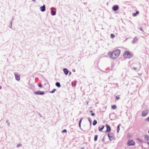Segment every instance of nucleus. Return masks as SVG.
<instances>
[{"mask_svg":"<svg viewBox=\"0 0 149 149\" xmlns=\"http://www.w3.org/2000/svg\"><path fill=\"white\" fill-rule=\"evenodd\" d=\"M92 112H93V111H92V110H91V111H90V112H91V113H92Z\"/></svg>","mask_w":149,"mask_h":149,"instance_id":"obj_32","label":"nucleus"},{"mask_svg":"<svg viewBox=\"0 0 149 149\" xmlns=\"http://www.w3.org/2000/svg\"><path fill=\"white\" fill-rule=\"evenodd\" d=\"M119 126H120V125H119L118 127H117V132H118L119 131V130H120V127H119Z\"/></svg>","mask_w":149,"mask_h":149,"instance_id":"obj_20","label":"nucleus"},{"mask_svg":"<svg viewBox=\"0 0 149 149\" xmlns=\"http://www.w3.org/2000/svg\"><path fill=\"white\" fill-rule=\"evenodd\" d=\"M132 15L133 16L135 17L136 16L137 14L136 13H133L132 14Z\"/></svg>","mask_w":149,"mask_h":149,"instance_id":"obj_24","label":"nucleus"},{"mask_svg":"<svg viewBox=\"0 0 149 149\" xmlns=\"http://www.w3.org/2000/svg\"><path fill=\"white\" fill-rule=\"evenodd\" d=\"M81 121V120H80V121Z\"/></svg>","mask_w":149,"mask_h":149,"instance_id":"obj_36","label":"nucleus"},{"mask_svg":"<svg viewBox=\"0 0 149 149\" xmlns=\"http://www.w3.org/2000/svg\"><path fill=\"white\" fill-rule=\"evenodd\" d=\"M38 86L40 88H42V85L41 84H40L38 85Z\"/></svg>","mask_w":149,"mask_h":149,"instance_id":"obj_27","label":"nucleus"},{"mask_svg":"<svg viewBox=\"0 0 149 149\" xmlns=\"http://www.w3.org/2000/svg\"><path fill=\"white\" fill-rule=\"evenodd\" d=\"M118 9V5H115L113 6V9L114 11H116Z\"/></svg>","mask_w":149,"mask_h":149,"instance_id":"obj_9","label":"nucleus"},{"mask_svg":"<svg viewBox=\"0 0 149 149\" xmlns=\"http://www.w3.org/2000/svg\"><path fill=\"white\" fill-rule=\"evenodd\" d=\"M148 109L144 110L142 111L141 116L143 117L147 115L148 113Z\"/></svg>","mask_w":149,"mask_h":149,"instance_id":"obj_3","label":"nucleus"},{"mask_svg":"<svg viewBox=\"0 0 149 149\" xmlns=\"http://www.w3.org/2000/svg\"><path fill=\"white\" fill-rule=\"evenodd\" d=\"M106 126L107 127V132H109L111 130V129L110 128V126L108 125H106Z\"/></svg>","mask_w":149,"mask_h":149,"instance_id":"obj_7","label":"nucleus"},{"mask_svg":"<svg viewBox=\"0 0 149 149\" xmlns=\"http://www.w3.org/2000/svg\"><path fill=\"white\" fill-rule=\"evenodd\" d=\"M97 123V122H93V125H95Z\"/></svg>","mask_w":149,"mask_h":149,"instance_id":"obj_23","label":"nucleus"},{"mask_svg":"<svg viewBox=\"0 0 149 149\" xmlns=\"http://www.w3.org/2000/svg\"><path fill=\"white\" fill-rule=\"evenodd\" d=\"M66 132H67V130H64L62 132L63 133H66Z\"/></svg>","mask_w":149,"mask_h":149,"instance_id":"obj_22","label":"nucleus"},{"mask_svg":"<svg viewBox=\"0 0 149 149\" xmlns=\"http://www.w3.org/2000/svg\"><path fill=\"white\" fill-rule=\"evenodd\" d=\"M139 11H136V14H139Z\"/></svg>","mask_w":149,"mask_h":149,"instance_id":"obj_29","label":"nucleus"},{"mask_svg":"<svg viewBox=\"0 0 149 149\" xmlns=\"http://www.w3.org/2000/svg\"><path fill=\"white\" fill-rule=\"evenodd\" d=\"M127 144L129 146H131L134 145L135 143L133 140H129L128 141Z\"/></svg>","mask_w":149,"mask_h":149,"instance_id":"obj_4","label":"nucleus"},{"mask_svg":"<svg viewBox=\"0 0 149 149\" xmlns=\"http://www.w3.org/2000/svg\"><path fill=\"white\" fill-rule=\"evenodd\" d=\"M104 127V125H102L98 127V130L100 131H101Z\"/></svg>","mask_w":149,"mask_h":149,"instance_id":"obj_10","label":"nucleus"},{"mask_svg":"<svg viewBox=\"0 0 149 149\" xmlns=\"http://www.w3.org/2000/svg\"><path fill=\"white\" fill-rule=\"evenodd\" d=\"M145 139L146 141H149V136L147 135H145L144 136Z\"/></svg>","mask_w":149,"mask_h":149,"instance_id":"obj_13","label":"nucleus"},{"mask_svg":"<svg viewBox=\"0 0 149 149\" xmlns=\"http://www.w3.org/2000/svg\"><path fill=\"white\" fill-rule=\"evenodd\" d=\"M51 13L52 15H54L56 14V12H54L53 10H52Z\"/></svg>","mask_w":149,"mask_h":149,"instance_id":"obj_16","label":"nucleus"},{"mask_svg":"<svg viewBox=\"0 0 149 149\" xmlns=\"http://www.w3.org/2000/svg\"><path fill=\"white\" fill-rule=\"evenodd\" d=\"M56 89H54L52 91L49 92V93H53L56 91Z\"/></svg>","mask_w":149,"mask_h":149,"instance_id":"obj_17","label":"nucleus"},{"mask_svg":"<svg viewBox=\"0 0 149 149\" xmlns=\"http://www.w3.org/2000/svg\"><path fill=\"white\" fill-rule=\"evenodd\" d=\"M147 120L149 121V117L147 119Z\"/></svg>","mask_w":149,"mask_h":149,"instance_id":"obj_31","label":"nucleus"},{"mask_svg":"<svg viewBox=\"0 0 149 149\" xmlns=\"http://www.w3.org/2000/svg\"><path fill=\"white\" fill-rule=\"evenodd\" d=\"M33 1H35V0H32Z\"/></svg>","mask_w":149,"mask_h":149,"instance_id":"obj_34","label":"nucleus"},{"mask_svg":"<svg viewBox=\"0 0 149 149\" xmlns=\"http://www.w3.org/2000/svg\"><path fill=\"white\" fill-rule=\"evenodd\" d=\"M63 70L65 74L67 75L68 74L69 71L66 68H64L63 69Z\"/></svg>","mask_w":149,"mask_h":149,"instance_id":"obj_11","label":"nucleus"},{"mask_svg":"<svg viewBox=\"0 0 149 149\" xmlns=\"http://www.w3.org/2000/svg\"><path fill=\"white\" fill-rule=\"evenodd\" d=\"M116 98L117 100H118L119 99V97L118 96H116Z\"/></svg>","mask_w":149,"mask_h":149,"instance_id":"obj_25","label":"nucleus"},{"mask_svg":"<svg viewBox=\"0 0 149 149\" xmlns=\"http://www.w3.org/2000/svg\"><path fill=\"white\" fill-rule=\"evenodd\" d=\"M94 121H96V120H94Z\"/></svg>","mask_w":149,"mask_h":149,"instance_id":"obj_35","label":"nucleus"},{"mask_svg":"<svg viewBox=\"0 0 149 149\" xmlns=\"http://www.w3.org/2000/svg\"><path fill=\"white\" fill-rule=\"evenodd\" d=\"M88 102H87V104H88Z\"/></svg>","mask_w":149,"mask_h":149,"instance_id":"obj_37","label":"nucleus"},{"mask_svg":"<svg viewBox=\"0 0 149 149\" xmlns=\"http://www.w3.org/2000/svg\"><path fill=\"white\" fill-rule=\"evenodd\" d=\"M95 114L94 113H93L91 114V115L92 116H93L95 115Z\"/></svg>","mask_w":149,"mask_h":149,"instance_id":"obj_28","label":"nucleus"},{"mask_svg":"<svg viewBox=\"0 0 149 149\" xmlns=\"http://www.w3.org/2000/svg\"><path fill=\"white\" fill-rule=\"evenodd\" d=\"M15 77L17 81H19L20 80V75L17 73H15Z\"/></svg>","mask_w":149,"mask_h":149,"instance_id":"obj_5","label":"nucleus"},{"mask_svg":"<svg viewBox=\"0 0 149 149\" xmlns=\"http://www.w3.org/2000/svg\"><path fill=\"white\" fill-rule=\"evenodd\" d=\"M147 143H148V144L149 145V142H148Z\"/></svg>","mask_w":149,"mask_h":149,"instance_id":"obj_33","label":"nucleus"},{"mask_svg":"<svg viewBox=\"0 0 149 149\" xmlns=\"http://www.w3.org/2000/svg\"><path fill=\"white\" fill-rule=\"evenodd\" d=\"M111 107H112V109H116V106L114 105H113L111 106Z\"/></svg>","mask_w":149,"mask_h":149,"instance_id":"obj_15","label":"nucleus"},{"mask_svg":"<svg viewBox=\"0 0 149 149\" xmlns=\"http://www.w3.org/2000/svg\"><path fill=\"white\" fill-rule=\"evenodd\" d=\"M148 133H149V131H148Z\"/></svg>","mask_w":149,"mask_h":149,"instance_id":"obj_38","label":"nucleus"},{"mask_svg":"<svg viewBox=\"0 0 149 149\" xmlns=\"http://www.w3.org/2000/svg\"><path fill=\"white\" fill-rule=\"evenodd\" d=\"M123 56L125 58H130L132 57L133 55L131 52L129 51H126L124 52Z\"/></svg>","mask_w":149,"mask_h":149,"instance_id":"obj_2","label":"nucleus"},{"mask_svg":"<svg viewBox=\"0 0 149 149\" xmlns=\"http://www.w3.org/2000/svg\"><path fill=\"white\" fill-rule=\"evenodd\" d=\"M112 135V134H108V136H109V138L111 140H112V139H111V138L110 136V135Z\"/></svg>","mask_w":149,"mask_h":149,"instance_id":"obj_21","label":"nucleus"},{"mask_svg":"<svg viewBox=\"0 0 149 149\" xmlns=\"http://www.w3.org/2000/svg\"><path fill=\"white\" fill-rule=\"evenodd\" d=\"M45 5H44L40 7V10L42 12L45 11Z\"/></svg>","mask_w":149,"mask_h":149,"instance_id":"obj_8","label":"nucleus"},{"mask_svg":"<svg viewBox=\"0 0 149 149\" xmlns=\"http://www.w3.org/2000/svg\"><path fill=\"white\" fill-rule=\"evenodd\" d=\"M115 37V36L113 34H111V38H113Z\"/></svg>","mask_w":149,"mask_h":149,"instance_id":"obj_18","label":"nucleus"},{"mask_svg":"<svg viewBox=\"0 0 149 149\" xmlns=\"http://www.w3.org/2000/svg\"><path fill=\"white\" fill-rule=\"evenodd\" d=\"M138 41V39L136 37H135L134 38L133 40L132 41V43H136Z\"/></svg>","mask_w":149,"mask_h":149,"instance_id":"obj_12","label":"nucleus"},{"mask_svg":"<svg viewBox=\"0 0 149 149\" xmlns=\"http://www.w3.org/2000/svg\"><path fill=\"white\" fill-rule=\"evenodd\" d=\"M21 146H22V145L20 144H18L17 146V147H18Z\"/></svg>","mask_w":149,"mask_h":149,"instance_id":"obj_26","label":"nucleus"},{"mask_svg":"<svg viewBox=\"0 0 149 149\" xmlns=\"http://www.w3.org/2000/svg\"><path fill=\"white\" fill-rule=\"evenodd\" d=\"M56 85L57 87H58L59 88L61 87V85H60V84L58 82H57L56 83Z\"/></svg>","mask_w":149,"mask_h":149,"instance_id":"obj_14","label":"nucleus"},{"mask_svg":"<svg viewBox=\"0 0 149 149\" xmlns=\"http://www.w3.org/2000/svg\"><path fill=\"white\" fill-rule=\"evenodd\" d=\"M34 93L36 95H42L44 94V92L43 91H37L35 92Z\"/></svg>","mask_w":149,"mask_h":149,"instance_id":"obj_6","label":"nucleus"},{"mask_svg":"<svg viewBox=\"0 0 149 149\" xmlns=\"http://www.w3.org/2000/svg\"><path fill=\"white\" fill-rule=\"evenodd\" d=\"M81 121H80V122H79V126L80 127V126H80V123H81Z\"/></svg>","mask_w":149,"mask_h":149,"instance_id":"obj_30","label":"nucleus"},{"mask_svg":"<svg viewBox=\"0 0 149 149\" xmlns=\"http://www.w3.org/2000/svg\"><path fill=\"white\" fill-rule=\"evenodd\" d=\"M120 53L121 51L120 49H116L112 52H109L108 55L111 58L115 59L119 56Z\"/></svg>","mask_w":149,"mask_h":149,"instance_id":"obj_1","label":"nucleus"},{"mask_svg":"<svg viewBox=\"0 0 149 149\" xmlns=\"http://www.w3.org/2000/svg\"><path fill=\"white\" fill-rule=\"evenodd\" d=\"M97 136H98L97 135H95V136L94 140L95 141H96L97 140Z\"/></svg>","mask_w":149,"mask_h":149,"instance_id":"obj_19","label":"nucleus"}]
</instances>
